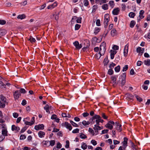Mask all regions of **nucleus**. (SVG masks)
Returning <instances> with one entry per match:
<instances>
[{
    "label": "nucleus",
    "mask_w": 150,
    "mask_h": 150,
    "mask_svg": "<svg viewBox=\"0 0 150 150\" xmlns=\"http://www.w3.org/2000/svg\"><path fill=\"white\" fill-rule=\"evenodd\" d=\"M110 53L111 54L115 55L116 53L117 52L114 50H111L110 51Z\"/></svg>",
    "instance_id": "774afa93"
},
{
    "label": "nucleus",
    "mask_w": 150,
    "mask_h": 150,
    "mask_svg": "<svg viewBox=\"0 0 150 150\" xmlns=\"http://www.w3.org/2000/svg\"><path fill=\"white\" fill-rule=\"evenodd\" d=\"M128 66L127 65H125L123 67V69L122 70V71H126L128 69Z\"/></svg>",
    "instance_id": "49530a36"
},
{
    "label": "nucleus",
    "mask_w": 150,
    "mask_h": 150,
    "mask_svg": "<svg viewBox=\"0 0 150 150\" xmlns=\"http://www.w3.org/2000/svg\"><path fill=\"white\" fill-rule=\"evenodd\" d=\"M88 131L91 133L93 135H94V132L92 128H89L88 129Z\"/></svg>",
    "instance_id": "3c124183"
},
{
    "label": "nucleus",
    "mask_w": 150,
    "mask_h": 150,
    "mask_svg": "<svg viewBox=\"0 0 150 150\" xmlns=\"http://www.w3.org/2000/svg\"><path fill=\"white\" fill-rule=\"evenodd\" d=\"M82 123L84 125H89L90 122L88 121H86L85 120H83L82 122Z\"/></svg>",
    "instance_id": "c9c22d12"
},
{
    "label": "nucleus",
    "mask_w": 150,
    "mask_h": 150,
    "mask_svg": "<svg viewBox=\"0 0 150 150\" xmlns=\"http://www.w3.org/2000/svg\"><path fill=\"white\" fill-rule=\"evenodd\" d=\"M49 141H43L42 144L46 146H49Z\"/></svg>",
    "instance_id": "f3484780"
},
{
    "label": "nucleus",
    "mask_w": 150,
    "mask_h": 150,
    "mask_svg": "<svg viewBox=\"0 0 150 150\" xmlns=\"http://www.w3.org/2000/svg\"><path fill=\"white\" fill-rule=\"evenodd\" d=\"M113 73V71L112 69H110L108 70V74L109 75H112Z\"/></svg>",
    "instance_id": "de8ad7c7"
},
{
    "label": "nucleus",
    "mask_w": 150,
    "mask_h": 150,
    "mask_svg": "<svg viewBox=\"0 0 150 150\" xmlns=\"http://www.w3.org/2000/svg\"><path fill=\"white\" fill-rule=\"evenodd\" d=\"M128 139L126 137L124 138V141L123 142V145L127 146Z\"/></svg>",
    "instance_id": "aec40b11"
},
{
    "label": "nucleus",
    "mask_w": 150,
    "mask_h": 150,
    "mask_svg": "<svg viewBox=\"0 0 150 150\" xmlns=\"http://www.w3.org/2000/svg\"><path fill=\"white\" fill-rule=\"evenodd\" d=\"M96 24L97 26H100V21L99 19H98L97 20L96 22Z\"/></svg>",
    "instance_id": "603ef678"
},
{
    "label": "nucleus",
    "mask_w": 150,
    "mask_h": 150,
    "mask_svg": "<svg viewBox=\"0 0 150 150\" xmlns=\"http://www.w3.org/2000/svg\"><path fill=\"white\" fill-rule=\"evenodd\" d=\"M106 43L104 42H103L100 45L99 58L101 56L105 54L106 51Z\"/></svg>",
    "instance_id": "f257e3e1"
},
{
    "label": "nucleus",
    "mask_w": 150,
    "mask_h": 150,
    "mask_svg": "<svg viewBox=\"0 0 150 150\" xmlns=\"http://www.w3.org/2000/svg\"><path fill=\"white\" fill-rule=\"evenodd\" d=\"M45 133L42 131H40L38 133V135L39 137L41 138L43 137L45 135Z\"/></svg>",
    "instance_id": "dca6fc26"
},
{
    "label": "nucleus",
    "mask_w": 150,
    "mask_h": 150,
    "mask_svg": "<svg viewBox=\"0 0 150 150\" xmlns=\"http://www.w3.org/2000/svg\"><path fill=\"white\" fill-rule=\"evenodd\" d=\"M57 2L55 1L52 4L49 6L47 7V8L48 9H52L55 7L57 6Z\"/></svg>",
    "instance_id": "9d476101"
},
{
    "label": "nucleus",
    "mask_w": 150,
    "mask_h": 150,
    "mask_svg": "<svg viewBox=\"0 0 150 150\" xmlns=\"http://www.w3.org/2000/svg\"><path fill=\"white\" fill-rule=\"evenodd\" d=\"M73 44L74 46L77 49H79L81 48L82 46L81 44H79V42L78 41H75L73 42Z\"/></svg>",
    "instance_id": "20e7f679"
},
{
    "label": "nucleus",
    "mask_w": 150,
    "mask_h": 150,
    "mask_svg": "<svg viewBox=\"0 0 150 150\" xmlns=\"http://www.w3.org/2000/svg\"><path fill=\"white\" fill-rule=\"evenodd\" d=\"M99 117V115H95L93 117L91 118L89 120V122L92 124H93L95 122V119H97Z\"/></svg>",
    "instance_id": "423d86ee"
},
{
    "label": "nucleus",
    "mask_w": 150,
    "mask_h": 150,
    "mask_svg": "<svg viewBox=\"0 0 150 150\" xmlns=\"http://www.w3.org/2000/svg\"><path fill=\"white\" fill-rule=\"evenodd\" d=\"M125 96L126 97L127 100H131L133 97V96L131 94L129 93L126 94Z\"/></svg>",
    "instance_id": "ddd939ff"
},
{
    "label": "nucleus",
    "mask_w": 150,
    "mask_h": 150,
    "mask_svg": "<svg viewBox=\"0 0 150 150\" xmlns=\"http://www.w3.org/2000/svg\"><path fill=\"white\" fill-rule=\"evenodd\" d=\"M105 127L107 128H108L110 129H112L113 127L112 125H111L110 123H108L106 125Z\"/></svg>",
    "instance_id": "6ab92c4d"
},
{
    "label": "nucleus",
    "mask_w": 150,
    "mask_h": 150,
    "mask_svg": "<svg viewBox=\"0 0 150 150\" xmlns=\"http://www.w3.org/2000/svg\"><path fill=\"white\" fill-rule=\"evenodd\" d=\"M50 142L49 146H53L55 144V141L54 140H52Z\"/></svg>",
    "instance_id": "7c9ffc66"
},
{
    "label": "nucleus",
    "mask_w": 150,
    "mask_h": 150,
    "mask_svg": "<svg viewBox=\"0 0 150 150\" xmlns=\"http://www.w3.org/2000/svg\"><path fill=\"white\" fill-rule=\"evenodd\" d=\"M104 24L108 23L109 20V16L108 14H105L104 16Z\"/></svg>",
    "instance_id": "0eeeda50"
},
{
    "label": "nucleus",
    "mask_w": 150,
    "mask_h": 150,
    "mask_svg": "<svg viewBox=\"0 0 150 150\" xmlns=\"http://www.w3.org/2000/svg\"><path fill=\"white\" fill-rule=\"evenodd\" d=\"M27 128L26 127H24L20 131L21 133H22L23 132L26 130L27 129Z\"/></svg>",
    "instance_id": "69168bd1"
},
{
    "label": "nucleus",
    "mask_w": 150,
    "mask_h": 150,
    "mask_svg": "<svg viewBox=\"0 0 150 150\" xmlns=\"http://www.w3.org/2000/svg\"><path fill=\"white\" fill-rule=\"evenodd\" d=\"M81 27V25L78 24H76L75 26V30H77Z\"/></svg>",
    "instance_id": "58836bf2"
},
{
    "label": "nucleus",
    "mask_w": 150,
    "mask_h": 150,
    "mask_svg": "<svg viewBox=\"0 0 150 150\" xmlns=\"http://www.w3.org/2000/svg\"><path fill=\"white\" fill-rule=\"evenodd\" d=\"M62 125L69 129V131L72 129V127L71 124L68 122H65L62 124Z\"/></svg>",
    "instance_id": "7ed1b4c3"
},
{
    "label": "nucleus",
    "mask_w": 150,
    "mask_h": 150,
    "mask_svg": "<svg viewBox=\"0 0 150 150\" xmlns=\"http://www.w3.org/2000/svg\"><path fill=\"white\" fill-rule=\"evenodd\" d=\"M120 11V9L118 8H114L112 11V14L114 15H117L119 14Z\"/></svg>",
    "instance_id": "9b49d317"
},
{
    "label": "nucleus",
    "mask_w": 150,
    "mask_h": 150,
    "mask_svg": "<svg viewBox=\"0 0 150 150\" xmlns=\"http://www.w3.org/2000/svg\"><path fill=\"white\" fill-rule=\"evenodd\" d=\"M87 145L86 143H83L82 144L81 148L83 149L84 150L86 149L87 148Z\"/></svg>",
    "instance_id": "a878e982"
},
{
    "label": "nucleus",
    "mask_w": 150,
    "mask_h": 150,
    "mask_svg": "<svg viewBox=\"0 0 150 150\" xmlns=\"http://www.w3.org/2000/svg\"><path fill=\"white\" fill-rule=\"evenodd\" d=\"M109 62L108 58H105L104 59L103 63L105 66Z\"/></svg>",
    "instance_id": "2f4dec72"
},
{
    "label": "nucleus",
    "mask_w": 150,
    "mask_h": 150,
    "mask_svg": "<svg viewBox=\"0 0 150 150\" xmlns=\"http://www.w3.org/2000/svg\"><path fill=\"white\" fill-rule=\"evenodd\" d=\"M80 137L82 139H85L87 138V136L83 133H81L79 134Z\"/></svg>",
    "instance_id": "412c9836"
},
{
    "label": "nucleus",
    "mask_w": 150,
    "mask_h": 150,
    "mask_svg": "<svg viewBox=\"0 0 150 150\" xmlns=\"http://www.w3.org/2000/svg\"><path fill=\"white\" fill-rule=\"evenodd\" d=\"M69 142L68 140H67L66 141V144L65 146V147L66 148H69Z\"/></svg>",
    "instance_id": "a19ab883"
},
{
    "label": "nucleus",
    "mask_w": 150,
    "mask_h": 150,
    "mask_svg": "<svg viewBox=\"0 0 150 150\" xmlns=\"http://www.w3.org/2000/svg\"><path fill=\"white\" fill-rule=\"evenodd\" d=\"M21 95L20 93L18 91H16L13 94L14 98L16 99H18Z\"/></svg>",
    "instance_id": "6e6552de"
},
{
    "label": "nucleus",
    "mask_w": 150,
    "mask_h": 150,
    "mask_svg": "<svg viewBox=\"0 0 150 150\" xmlns=\"http://www.w3.org/2000/svg\"><path fill=\"white\" fill-rule=\"evenodd\" d=\"M128 52V46L126 45L125 46L124 50V54L125 56H126Z\"/></svg>",
    "instance_id": "f8f14e48"
},
{
    "label": "nucleus",
    "mask_w": 150,
    "mask_h": 150,
    "mask_svg": "<svg viewBox=\"0 0 150 150\" xmlns=\"http://www.w3.org/2000/svg\"><path fill=\"white\" fill-rule=\"evenodd\" d=\"M100 29L98 27H96L95 28L94 33L95 35L97 34L100 31Z\"/></svg>",
    "instance_id": "4be33fe9"
},
{
    "label": "nucleus",
    "mask_w": 150,
    "mask_h": 150,
    "mask_svg": "<svg viewBox=\"0 0 150 150\" xmlns=\"http://www.w3.org/2000/svg\"><path fill=\"white\" fill-rule=\"evenodd\" d=\"M11 129L12 131L16 130L17 132H18L20 130V128L19 127H17L15 125L12 126Z\"/></svg>",
    "instance_id": "4468645a"
},
{
    "label": "nucleus",
    "mask_w": 150,
    "mask_h": 150,
    "mask_svg": "<svg viewBox=\"0 0 150 150\" xmlns=\"http://www.w3.org/2000/svg\"><path fill=\"white\" fill-rule=\"evenodd\" d=\"M5 103L0 101V107L2 108H4L5 107Z\"/></svg>",
    "instance_id": "ea45409f"
},
{
    "label": "nucleus",
    "mask_w": 150,
    "mask_h": 150,
    "mask_svg": "<svg viewBox=\"0 0 150 150\" xmlns=\"http://www.w3.org/2000/svg\"><path fill=\"white\" fill-rule=\"evenodd\" d=\"M27 1H24L23 2H21L20 3V4L22 5H23V6H25L27 4Z\"/></svg>",
    "instance_id": "864d4df0"
},
{
    "label": "nucleus",
    "mask_w": 150,
    "mask_h": 150,
    "mask_svg": "<svg viewBox=\"0 0 150 150\" xmlns=\"http://www.w3.org/2000/svg\"><path fill=\"white\" fill-rule=\"evenodd\" d=\"M135 96L138 101H139V102H141L142 101V98H140L139 96L135 95Z\"/></svg>",
    "instance_id": "4c0bfd02"
},
{
    "label": "nucleus",
    "mask_w": 150,
    "mask_h": 150,
    "mask_svg": "<svg viewBox=\"0 0 150 150\" xmlns=\"http://www.w3.org/2000/svg\"><path fill=\"white\" fill-rule=\"evenodd\" d=\"M1 102L4 103L6 102V98L4 96H1Z\"/></svg>",
    "instance_id": "c03bdc74"
},
{
    "label": "nucleus",
    "mask_w": 150,
    "mask_h": 150,
    "mask_svg": "<svg viewBox=\"0 0 150 150\" xmlns=\"http://www.w3.org/2000/svg\"><path fill=\"white\" fill-rule=\"evenodd\" d=\"M60 12L58 13L55 16V19L57 21L59 19V15Z\"/></svg>",
    "instance_id": "8fccbe9b"
},
{
    "label": "nucleus",
    "mask_w": 150,
    "mask_h": 150,
    "mask_svg": "<svg viewBox=\"0 0 150 150\" xmlns=\"http://www.w3.org/2000/svg\"><path fill=\"white\" fill-rule=\"evenodd\" d=\"M44 125L43 124H39L37 125H36L35 127V129L37 130H38L39 129L42 130L44 128Z\"/></svg>",
    "instance_id": "39448f33"
},
{
    "label": "nucleus",
    "mask_w": 150,
    "mask_h": 150,
    "mask_svg": "<svg viewBox=\"0 0 150 150\" xmlns=\"http://www.w3.org/2000/svg\"><path fill=\"white\" fill-rule=\"evenodd\" d=\"M44 108L45 110L46 111V112L50 113V111L49 110V106L48 104L46 105L44 107Z\"/></svg>",
    "instance_id": "a211bd4d"
},
{
    "label": "nucleus",
    "mask_w": 150,
    "mask_h": 150,
    "mask_svg": "<svg viewBox=\"0 0 150 150\" xmlns=\"http://www.w3.org/2000/svg\"><path fill=\"white\" fill-rule=\"evenodd\" d=\"M120 66L119 65L116 67L115 68V70L116 72H119L120 70Z\"/></svg>",
    "instance_id": "473e14b6"
},
{
    "label": "nucleus",
    "mask_w": 150,
    "mask_h": 150,
    "mask_svg": "<svg viewBox=\"0 0 150 150\" xmlns=\"http://www.w3.org/2000/svg\"><path fill=\"white\" fill-rule=\"evenodd\" d=\"M26 138V136L22 134L20 136V139L21 140L25 139Z\"/></svg>",
    "instance_id": "0e129e2a"
},
{
    "label": "nucleus",
    "mask_w": 150,
    "mask_h": 150,
    "mask_svg": "<svg viewBox=\"0 0 150 150\" xmlns=\"http://www.w3.org/2000/svg\"><path fill=\"white\" fill-rule=\"evenodd\" d=\"M6 23V21L3 20H0V24L4 25Z\"/></svg>",
    "instance_id": "052dcab7"
},
{
    "label": "nucleus",
    "mask_w": 150,
    "mask_h": 150,
    "mask_svg": "<svg viewBox=\"0 0 150 150\" xmlns=\"http://www.w3.org/2000/svg\"><path fill=\"white\" fill-rule=\"evenodd\" d=\"M62 145L59 142H58L57 145V148L60 149L62 147Z\"/></svg>",
    "instance_id": "680f3d73"
},
{
    "label": "nucleus",
    "mask_w": 150,
    "mask_h": 150,
    "mask_svg": "<svg viewBox=\"0 0 150 150\" xmlns=\"http://www.w3.org/2000/svg\"><path fill=\"white\" fill-rule=\"evenodd\" d=\"M83 2L84 3V5L85 6H87L89 4L88 1L87 0H84Z\"/></svg>",
    "instance_id": "09e8293b"
},
{
    "label": "nucleus",
    "mask_w": 150,
    "mask_h": 150,
    "mask_svg": "<svg viewBox=\"0 0 150 150\" xmlns=\"http://www.w3.org/2000/svg\"><path fill=\"white\" fill-rule=\"evenodd\" d=\"M117 34L116 30L115 29H112L111 32V35L112 37H114Z\"/></svg>",
    "instance_id": "2eb2a0df"
},
{
    "label": "nucleus",
    "mask_w": 150,
    "mask_h": 150,
    "mask_svg": "<svg viewBox=\"0 0 150 150\" xmlns=\"http://www.w3.org/2000/svg\"><path fill=\"white\" fill-rule=\"evenodd\" d=\"M144 64L146 65H150V60L147 59L146 60H145L144 62Z\"/></svg>",
    "instance_id": "f704fd0d"
},
{
    "label": "nucleus",
    "mask_w": 150,
    "mask_h": 150,
    "mask_svg": "<svg viewBox=\"0 0 150 150\" xmlns=\"http://www.w3.org/2000/svg\"><path fill=\"white\" fill-rule=\"evenodd\" d=\"M25 17V16L24 14L19 15L18 16L17 18L18 19H22L24 18Z\"/></svg>",
    "instance_id": "393cba45"
},
{
    "label": "nucleus",
    "mask_w": 150,
    "mask_h": 150,
    "mask_svg": "<svg viewBox=\"0 0 150 150\" xmlns=\"http://www.w3.org/2000/svg\"><path fill=\"white\" fill-rule=\"evenodd\" d=\"M135 16V14L134 12H131L129 14V17L132 18H133Z\"/></svg>",
    "instance_id": "c756f323"
},
{
    "label": "nucleus",
    "mask_w": 150,
    "mask_h": 150,
    "mask_svg": "<svg viewBox=\"0 0 150 150\" xmlns=\"http://www.w3.org/2000/svg\"><path fill=\"white\" fill-rule=\"evenodd\" d=\"M126 82L125 79H122L121 83V86H123L125 84Z\"/></svg>",
    "instance_id": "37998d69"
},
{
    "label": "nucleus",
    "mask_w": 150,
    "mask_h": 150,
    "mask_svg": "<svg viewBox=\"0 0 150 150\" xmlns=\"http://www.w3.org/2000/svg\"><path fill=\"white\" fill-rule=\"evenodd\" d=\"M79 129L76 128L74 129L72 131V132L73 133H76L79 132Z\"/></svg>",
    "instance_id": "a18cd8bd"
},
{
    "label": "nucleus",
    "mask_w": 150,
    "mask_h": 150,
    "mask_svg": "<svg viewBox=\"0 0 150 150\" xmlns=\"http://www.w3.org/2000/svg\"><path fill=\"white\" fill-rule=\"evenodd\" d=\"M91 143L94 146L96 145L97 144V142L94 140H91Z\"/></svg>",
    "instance_id": "6e6d98bb"
},
{
    "label": "nucleus",
    "mask_w": 150,
    "mask_h": 150,
    "mask_svg": "<svg viewBox=\"0 0 150 150\" xmlns=\"http://www.w3.org/2000/svg\"><path fill=\"white\" fill-rule=\"evenodd\" d=\"M70 122L71 124L74 127H79V125L76 123L75 122H74L72 120H71L70 121Z\"/></svg>",
    "instance_id": "72a5a7b5"
},
{
    "label": "nucleus",
    "mask_w": 150,
    "mask_h": 150,
    "mask_svg": "<svg viewBox=\"0 0 150 150\" xmlns=\"http://www.w3.org/2000/svg\"><path fill=\"white\" fill-rule=\"evenodd\" d=\"M2 134L4 136H7L8 131L7 130V128L4 127V124L2 125Z\"/></svg>",
    "instance_id": "f03ea898"
},
{
    "label": "nucleus",
    "mask_w": 150,
    "mask_h": 150,
    "mask_svg": "<svg viewBox=\"0 0 150 150\" xmlns=\"http://www.w3.org/2000/svg\"><path fill=\"white\" fill-rule=\"evenodd\" d=\"M111 79L112 81V83H113V85L114 86L115 84L116 83V78L115 77L112 76L111 77Z\"/></svg>",
    "instance_id": "5701e85b"
},
{
    "label": "nucleus",
    "mask_w": 150,
    "mask_h": 150,
    "mask_svg": "<svg viewBox=\"0 0 150 150\" xmlns=\"http://www.w3.org/2000/svg\"><path fill=\"white\" fill-rule=\"evenodd\" d=\"M13 117L15 118H17L18 116V114L16 112L13 113Z\"/></svg>",
    "instance_id": "13d9d810"
},
{
    "label": "nucleus",
    "mask_w": 150,
    "mask_h": 150,
    "mask_svg": "<svg viewBox=\"0 0 150 150\" xmlns=\"http://www.w3.org/2000/svg\"><path fill=\"white\" fill-rule=\"evenodd\" d=\"M122 9L123 10H125L126 8V6L125 4H122Z\"/></svg>",
    "instance_id": "338daca9"
},
{
    "label": "nucleus",
    "mask_w": 150,
    "mask_h": 150,
    "mask_svg": "<svg viewBox=\"0 0 150 150\" xmlns=\"http://www.w3.org/2000/svg\"><path fill=\"white\" fill-rule=\"evenodd\" d=\"M82 115H83V116L84 117H88V116L89 115V114L88 113H87V112H85L83 113L82 114Z\"/></svg>",
    "instance_id": "e2e57ef3"
},
{
    "label": "nucleus",
    "mask_w": 150,
    "mask_h": 150,
    "mask_svg": "<svg viewBox=\"0 0 150 150\" xmlns=\"http://www.w3.org/2000/svg\"><path fill=\"white\" fill-rule=\"evenodd\" d=\"M6 33V30L4 29H0V35H3Z\"/></svg>",
    "instance_id": "b1692460"
},
{
    "label": "nucleus",
    "mask_w": 150,
    "mask_h": 150,
    "mask_svg": "<svg viewBox=\"0 0 150 150\" xmlns=\"http://www.w3.org/2000/svg\"><path fill=\"white\" fill-rule=\"evenodd\" d=\"M113 50H117L119 49L118 46L116 45H114L112 47Z\"/></svg>",
    "instance_id": "bf43d9fd"
},
{
    "label": "nucleus",
    "mask_w": 150,
    "mask_h": 150,
    "mask_svg": "<svg viewBox=\"0 0 150 150\" xmlns=\"http://www.w3.org/2000/svg\"><path fill=\"white\" fill-rule=\"evenodd\" d=\"M135 24V22L134 21H131L130 26L131 28H132Z\"/></svg>",
    "instance_id": "c85d7f7f"
},
{
    "label": "nucleus",
    "mask_w": 150,
    "mask_h": 150,
    "mask_svg": "<svg viewBox=\"0 0 150 150\" xmlns=\"http://www.w3.org/2000/svg\"><path fill=\"white\" fill-rule=\"evenodd\" d=\"M97 8V5H94L93 7L92 12H95Z\"/></svg>",
    "instance_id": "79ce46f5"
},
{
    "label": "nucleus",
    "mask_w": 150,
    "mask_h": 150,
    "mask_svg": "<svg viewBox=\"0 0 150 150\" xmlns=\"http://www.w3.org/2000/svg\"><path fill=\"white\" fill-rule=\"evenodd\" d=\"M28 40L30 41L31 43L35 42L36 41L35 39L34 38H33V37L31 36L30 37V38L28 39Z\"/></svg>",
    "instance_id": "cd10ccee"
},
{
    "label": "nucleus",
    "mask_w": 150,
    "mask_h": 150,
    "mask_svg": "<svg viewBox=\"0 0 150 150\" xmlns=\"http://www.w3.org/2000/svg\"><path fill=\"white\" fill-rule=\"evenodd\" d=\"M102 8L104 10H106L108 9V5L107 4H105L103 5L102 6Z\"/></svg>",
    "instance_id": "bb28decb"
},
{
    "label": "nucleus",
    "mask_w": 150,
    "mask_h": 150,
    "mask_svg": "<svg viewBox=\"0 0 150 150\" xmlns=\"http://www.w3.org/2000/svg\"><path fill=\"white\" fill-rule=\"evenodd\" d=\"M116 128L119 132H121L122 130L121 128V125L118 122H115Z\"/></svg>",
    "instance_id": "1a4fd4ad"
},
{
    "label": "nucleus",
    "mask_w": 150,
    "mask_h": 150,
    "mask_svg": "<svg viewBox=\"0 0 150 150\" xmlns=\"http://www.w3.org/2000/svg\"><path fill=\"white\" fill-rule=\"evenodd\" d=\"M81 17L78 18L76 20V22L78 23H81Z\"/></svg>",
    "instance_id": "4d7b16f0"
},
{
    "label": "nucleus",
    "mask_w": 150,
    "mask_h": 150,
    "mask_svg": "<svg viewBox=\"0 0 150 150\" xmlns=\"http://www.w3.org/2000/svg\"><path fill=\"white\" fill-rule=\"evenodd\" d=\"M109 4L112 8H113L115 5L114 2L113 1H109Z\"/></svg>",
    "instance_id": "e433bc0d"
},
{
    "label": "nucleus",
    "mask_w": 150,
    "mask_h": 150,
    "mask_svg": "<svg viewBox=\"0 0 150 150\" xmlns=\"http://www.w3.org/2000/svg\"><path fill=\"white\" fill-rule=\"evenodd\" d=\"M20 91L21 93H25L26 92V91L25 89L23 88H21L20 89Z\"/></svg>",
    "instance_id": "5fc2aeb1"
}]
</instances>
